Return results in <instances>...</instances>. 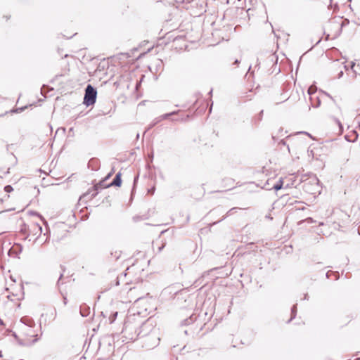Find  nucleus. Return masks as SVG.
<instances>
[{
  "label": "nucleus",
  "instance_id": "nucleus-18",
  "mask_svg": "<svg viewBox=\"0 0 360 360\" xmlns=\"http://www.w3.org/2000/svg\"><path fill=\"white\" fill-rule=\"evenodd\" d=\"M283 179H280L274 186H273V188L275 190V191H278L280 189H281L283 188Z\"/></svg>",
  "mask_w": 360,
  "mask_h": 360
},
{
  "label": "nucleus",
  "instance_id": "nucleus-21",
  "mask_svg": "<svg viewBox=\"0 0 360 360\" xmlns=\"http://www.w3.org/2000/svg\"><path fill=\"white\" fill-rule=\"evenodd\" d=\"M117 314H118V312L115 311V312H112L110 315V316H109V323H112L115 321V319H117Z\"/></svg>",
  "mask_w": 360,
  "mask_h": 360
},
{
  "label": "nucleus",
  "instance_id": "nucleus-58",
  "mask_svg": "<svg viewBox=\"0 0 360 360\" xmlns=\"http://www.w3.org/2000/svg\"><path fill=\"white\" fill-rule=\"evenodd\" d=\"M251 70V65L248 68V72H250Z\"/></svg>",
  "mask_w": 360,
  "mask_h": 360
},
{
  "label": "nucleus",
  "instance_id": "nucleus-39",
  "mask_svg": "<svg viewBox=\"0 0 360 360\" xmlns=\"http://www.w3.org/2000/svg\"><path fill=\"white\" fill-rule=\"evenodd\" d=\"M67 302H68V299L66 297H63V303L64 304H67Z\"/></svg>",
  "mask_w": 360,
  "mask_h": 360
},
{
  "label": "nucleus",
  "instance_id": "nucleus-17",
  "mask_svg": "<svg viewBox=\"0 0 360 360\" xmlns=\"http://www.w3.org/2000/svg\"><path fill=\"white\" fill-rule=\"evenodd\" d=\"M105 181H103V179H101L98 184H95L93 187H92V189L93 190H95V191H97V190H99L100 188H106L105 186L106 185L104 184Z\"/></svg>",
  "mask_w": 360,
  "mask_h": 360
},
{
  "label": "nucleus",
  "instance_id": "nucleus-9",
  "mask_svg": "<svg viewBox=\"0 0 360 360\" xmlns=\"http://www.w3.org/2000/svg\"><path fill=\"white\" fill-rule=\"evenodd\" d=\"M308 94L309 95H311L310 101H311V104L312 107L318 108L321 105V100L319 99V98L318 96H316V98H314L313 96H311V95L313 94V92L311 91V87L309 88Z\"/></svg>",
  "mask_w": 360,
  "mask_h": 360
},
{
  "label": "nucleus",
  "instance_id": "nucleus-16",
  "mask_svg": "<svg viewBox=\"0 0 360 360\" xmlns=\"http://www.w3.org/2000/svg\"><path fill=\"white\" fill-rule=\"evenodd\" d=\"M297 304H294L291 308V317L288 321V323H290L292 319H294L297 315Z\"/></svg>",
  "mask_w": 360,
  "mask_h": 360
},
{
  "label": "nucleus",
  "instance_id": "nucleus-57",
  "mask_svg": "<svg viewBox=\"0 0 360 360\" xmlns=\"http://www.w3.org/2000/svg\"><path fill=\"white\" fill-rule=\"evenodd\" d=\"M139 134L138 133V134H136V139H139Z\"/></svg>",
  "mask_w": 360,
  "mask_h": 360
},
{
  "label": "nucleus",
  "instance_id": "nucleus-54",
  "mask_svg": "<svg viewBox=\"0 0 360 360\" xmlns=\"http://www.w3.org/2000/svg\"><path fill=\"white\" fill-rule=\"evenodd\" d=\"M164 246H161L159 248V251L160 252L163 249Z\"/></svg>",
  "mask_w": 360,
  "mask_h": 360
},
{
  "label": "nucleus",
  "instance_id": "nucleus-34",
  "mask_svg": "<svg viewBox=\"0 0 360 360\" xmlns=\"http://www.w3.org/2000/svg\"><path fill=\"white\" fill-rule=\"evenodd\" d=\"M306 221H307L308 223H313V222H314V219H313L311 217H308V218H307Z\"/></svg>",
  "mask_w": 360,
  "mask_h": 360
},
{
  "label": "nucleus",
  "instance_id": "nucleus-32",
  "mask_svg": "<svg viewBox=\"0 0 360 360\" xmlns=\"http://www.w3.org/2000/svg\"><path fill=\"white\" fill-rule=\"evenodd\" d=\"M141 219H142V218L140 216H134L133 217V221H135V222H137V221H140Z\"/></svg>",
  "mask_w": 360,
  "mask_h": 360
},
{
  "label": "nucleus",
  "instance_id": "nucleus-33",
  "mask_svg": "<svg viewBox=\"0 0 360 360\" xmlns=\"http://www.w3.org/2000/svg\"><path fill=\"white\" fill-rule=\"evenodd\" d=\"M240 63V60L239 59H235L233 63H232V65H238Z\"/></svg>",
  "mask_w": 360,
  "mask_h": 360
},
{
  "label": "nucleus",
  "instance_id": "nucleus-52",
  "mask_svg": "<svg viewBox=\"0 0 360 360\" xmlns=\"http://www.w3.org/2000/svg\"><path fill=\"white\" fill-rule=\"evenodd\" d=\"M208 94H209L210 96H212V89H211V90L210 91V92L208 93Z\"/></svg>",
  "mask_w": 360,
  "mask_h": 360
},
{
  "label": "nucleus",
  "instance_id": "nucleus-41",
  "mask_svg": "<svg viewBox=\"0 0 360 360\" xmlns=\"http://www.w3.org/2000/svg\"><path fill=\"white\" fill-rule=\"evenodd\" d=\"M47 87V86H46L45 84H43L41 89V94H43V92H44V88Z\"/></svg>",
  "mask_w": 360,
  "mask_h": 360
},
{
  "label": "nucleus",
  "instance_id": "nucleus-8",
  "mask_svg": "<svg viewBox=\"0 0 360 360\" xmlns=\"http://www.w3.org/2000/svg\"><path fill=\"white\" fill-rule=\"evenodd\" d=\"M349 20L348 19H345L342 21V22L340 24H339V23L335 24V25L338 28V31L335 34L334 38L339 37L342 32V27L349 25Z\"/></svg>",
  "mask_w": 360,
  "mask_h": 360
},
{
  "label": "nucleus",
  "instance_id": "nucleus-46",
  "mask_svg": "<svg viewBox=\"0 0 360 360\" xmlns=\"http://www.w3.org/2000/svg\"><path fill=\"white\" fill-rule=\"evenodd\" d=\"M212 105H213V102L212 101L210 108V113H211V112H212Z\"/></svg>",
  "mask_w": 360,
  "mask_h": 360
},
{
  "label": "nucleus",
  "instance_id": "nucleus-6",
  "mask_svg": "<svg viewBox=\"0 0 360 360\" xmlns=\"http://www.w3.org/2000/svg\"><path fill=\"white\" fill-rule=\"evenodd\" d=\"M100 161L98 158H92L88 162V168L92 171H98L100 169Z\"/></svg>",
  "mask_w": 360,
  "mask_h": 360
},
{
  "label": "nucleus",
  "instance_id": "nucleus-14",
  "mask_svg": "<svg viewBox=\"0 0 360 360\" xmlns=\"http://www.w3.org/2000/svg\"><path fill=\"white\" fill-rule=\"evenodd\" d=\"M196 319H197L196 316L194 314H193L187 319H185L184 320H183L181 321V325L182 326L191 325L195 321Z\"/></svg>",
  "mask_w": 360,
  "mask_h": 360
},
{
  "label": "nucleus",
  "instance_id": "nucleus-40",
  "mask_svg": "<svg viewBox=\"0 0 360 360\" xmlns=\"http://www.w3.org/2000/svg\"><path fill=\"white\" fill-rule=\"evenodd\" d=\"M323 93L325 95H326L327 96H328L329 98H330L331 99H333V97H332L329 94H328L327 92H326V91H323Z\"/></svg>",
  "mask_w": 360,
  "mask_h": 360
},
{
  "label": "nucleus",
  "instance_id": "nucleus-64",
  "mask_svg": "<svg viewBox=\"0 0 360 360\" xmlns=\"http://www.w3.org/2000/svg\"><path fill=\"white\" fill-rule=\"evenodd\" d=\"M1 356V354H0V357Z\"/></svg>",
  "mask_w": 360,
  "mask_h": 360
},
{
  "label": "nucleus",
  "instance_id": "nucleus-63",
  "mask_svg": "<svg viewBox=\"0 0 360 360\" xmlns=\"http://www.w3.org/2000/svg\"><path fill=\"white\" fill-rule=\"evenodd\" d=\"M355 360H360V358H357V359H356Z\"/></svg>",
  "mask_w": 360,
  "mask_h": 360
},
{
  "label": "nucleus",
  "instance_id": "nucleus-37",
  "mask_svg": "<svg viewBox=\"0 0 360 360\" xmlns=\"http://www.w3.org/2000/svg\"><path fill=\"white\" fill-rule=\"evenodd\" d=\"M149 158H150V161L152 162L153 160V152H152L150 155H148Z\"/></svg>",
  "mask_w": 360,
  "mask_h": 360
},
{
  "label": "nucleus",
  "instance_id": "nucleus-30",
  "mask_svg": "<svg viewBox=\"0 0 360 360\" xmlns=\"http://www.w3.org/2000/svg\"><path fill=\"white\" fill-rule=\"evenodd\" d=\"M25 108L26 107L18 108L15 109L13 112H22L25 110Z\"/></svg>",
  "mask_w": 360,
  "mask_h": 360
},
{
  "label": "nucleus",
  "instance_id": "nucleus-60",
  "mask_svg": "<svg viewBox=\"0 0 360 360\" xmlns=\"http://www.w3.org/2000/svg\"><path fill=\"white\" fill-rule=\"evenodd\" d=\"M101 314L103 316H104V317L105 316V315L104 314V312H102Z\"/></svg>",
  "mask_w": 360,
  "mask_h": 360
},
{
  "label": "nucleus",
  "instance_id": "nucleus-4",
  "mask_svg": "<svg viewBox=\"0 0 360 360\" xmlns=\"http://www.w3.org/2000/svg\"><path fill=\"white\" fill-rule=\"evenodd\" d=\"M22 245L20 243H15L9 250L8 252V256H12L14 257L19 258V255L22 251Z\"/></svg>",
  "mask_w": 360,
  "mask_h": 360
},
{
  "label": "nucleus",
  "instance_id": "nucleus-2",
  "mask_svg": "<svg viewBox=\"0 0 360 360\" xmlns=\"http://www.w3.org/2000/svg\"><path fill=\"white\" fill-rule=\"evenodd\" d=\"M97 89L91 84H87L84 89L83 104L86 106L94 105L96 101Z\"/></svg>",
  "mask_w": 360,
  "mask_h": 360
},
{
  "label": "nucleus",
  "instance_id": "nucleus-35",
  "mask_svg": "<svg viewBox=\"0 0 360 360\" xmlns=\"http://www.w3.org/2000/svg\"><path fill=\"white\" fill-rule=\"evenodd\" d=\"M155 187H152L151 188H150V189L148 190V193H151V194H153V193H154V192H155Z\"/></svg>",
  "mask_w": 360,
  "mask_h": 360
},
{
  "label": "nucleus",
  "instance_id": "nucleus-36",
  "mask_svg": "<svg viewBox=\"0 0 360 360\" xmlns=\"http://www.w3.org/2000/svg\"><path fill=\"white\" fill-rule=\"evenodd\" d=\"M338 126L340 127V131H343L342 124H341V122L340 121H338Z\"/></svg>",
  "mask_w": 360,
  "mask_h": 360
},
{
  "label": "nucleus",
  "instance_id": "nucleus-28",
  "mask_svg": "<svg viewBox=\"0 0 360 360\" xmlns=\"http://www.w3.org/2000/svg\"><path fill=\"white\" fill-rule=\"evenodd\" d=\"M115 170L114 169L112 168L111 169V171L106 175V176L103 179V181H107L108 179H109L111 176L112 175V174L114 173Z\"/></svg>",
  "mask_w": 360,
  "mask_h": 360
},
{
  "label": "nucleus",
  "instance_id": "nucleus-22",
  "mask_svg": "<svg viewBox=\"0 0 360 360\" xmlns=\"http://www.w3.org/2000/svg\"><path fill=\"white\" fill-rule=\"evenodd\" d=\"M92 192V193L91 194V198H94L98 193V190L97 191H95V190H93L92 188L89 191V193H85L84 195V196H86L88 195L89 193H91Z\"/></svg>",
  "mask_w": 360,
  "mask_h": 360
},
{
  "label": "nucleus",
  "instance_id": "nucleus-10",
  "mask_svg": "<svg viewBox=\"0 0 360 360\" xmlns=\"http://www.w3.org/2000/svg\"><path fill=\"white\" fill-rule=\"evenodd\" d=\"M79 313L82 317H86L90 314V307L86 304L83 303L79 307Z\"/></svg>",
  "mask_w": 360,
  "mask_h": 360
},
{
  "label": "nucleus",
  "instance_id": "nucleus-5",
  "mask_svg": "<svg viewBox=\"0 0 360 360\" xmlns=\"http://www.w3.org/2000/svg\"><path fill=\"white\" fill-rule=\"evenodd\" d=\"M122 173L120 172H117L112 181L107 184L105 187V188H110L111 186H115V187H120L122 185Z\"/></svg>",
  "mask_w": 360,
  "mask_h": 360
},
{
  "label": "nucleus",
  "instance_id": "nucleus-26",
  "mask_svg": "<svg viewBox=\"0 0 360 360\" xmlns=\"http://www.w3.org/2000/svg\"><path fill=\"white\" fill-rule=\"evenodd\" d=\"M139 179V175L136 176L134 179V182H133V188H132V191H131V198L132 199L133 198V195H134V190L135 188V186H136V184L137 183V181Z\"/></svg>",
  "mask_w": 360,
  "mask_h": 360
},
{
  "label": "nucleus",
  "instance_id": "nucleus-29",
  "mask_svg": "<svg viewBox=\"0 0 360 360\" xmlns=\"http://www.w3.org/2000/svg\"><path fill=\"white\" fill-rule=\"evenodd\" d=\"M29 214L32 216L41 217L40 214L36 211H30Z\"/></svg>",
  "mask_w": 360,
  "mask_h": 360
},
{
  "label": "nucleus",
  "instance_id": "nucleus-27",
  "mask_svg": "<svg viewBox=\"0 0 360 360\" xmlns=\"http://www.w3.org/2000/svg\"><path fill=\"white\" fill-rule=\"evenodd\" d=\"M4 191L6 193H11L13 191V188L11 185H6L4 186Z\"/></svg>",
  "mask_w": 360,
  "mask_h": 360
},
{
  "label": "nucleus",
  "instance_id": "nucleus-13",
  "mask_svg": "<svg viewBox=\"0 0 360 360\" xmlns=\"http://www.w3.org/2000/svg\"><path fill=\"white\" fill-rule=\"evenodd\" d=\"M351 132L352 134H346L345 139L348 142H355L358 139V134L355 130H352Z\"/></svg>",
  "mask_w": 360,
  "mask_h": 360
},
{
  "label": "nucleus",
  "instance_id": "nucleus-38",
  "mask_svg": "<svg viewBox=\"0 0 360 360\" xmlns=\"http://www.w3.org/2000/svg\"><path fill=\"white\" fill-rule=\"evenodd\" d=\"M343 71H340L339 73H338V78H340L343 76Z\"/></svg>",
  "mask_w": 360,
  "mask_h": 360
},
{
  "label": "nucleus",
  "instance_id": "nucleus-1",
  "mask_svg": "<svg viewBox=\"0 0 360 360\" xmlns=\"http://www.w3.org/2000/svg\"><path fill=\"white\" fill-rule=\"evenodd\" d=\"M122 333L127 339L133 341L143 338L152 339L150 342H146V349H148L155 347L160 340L158 337V330L150 319L143 322L139 328H135L131 325L124 326Z\"/></svg>",
  "mask_w": 360,
  "mask_h": 360
},
{
  "label": "nucleus",
  "instance_id": "nucleus-62",
  "mask_svg": "<svg viewBox=\"0 0 360 360\" xmlns=\"http://www.w3.org/2000/svg\"><path fill=\"white\" fill-rule=\"evenodd\" d=\"M5 211H2V212H0V214H1L2 213H4Z\"/></svg>",
  "mask_w": 360,
  "mask_h": 360
},
{
  "label": "nucleus",
  "instance_id": "nucleus-15",
  "mask_svg": "<svg viewBox=\"0 0 360 360\" xmlns=\"http://www.w3.org/2000/svg\"><path fill=\"white\" fill-rule=\"evenodd\" d=\"M122 255V251L120 250H111L110 252V257H108L109 259H114L115 261H117L120 259V256Z\"/></svg>",
  "mask_w": 360,
  "mask_h": 360
},
{
  "label": "nucleus",
  "instance_id": "nucleus-44",
  "mask_svg": "<svg viewBox=\"0 0 360 360\" xmlns=\"http://www.w3.org/2000/svg\"><path fill=\"white\" fill-rule=\"evenodd\" d=\"M265 217L269 219H270V220H271L273 219L272 217L270 214L266 215Z\"/></svg>",
  "mask_w": 360,
  "mask_h": 360
},
{
  "label": "nucleus",
  "instance_id": "nucleus-59",
  "mask_svg": "<svg viewBox=\"0 0 360 360\" xmlns=\"http://www.w3.org/2000/svg\"><path fill=\"white\" fill-rule=\"evenodd\" d=\"M8 147H9V146H8V145H7V146H6V150H7V151L8 150Z\"/></svg>",
  "mask_w": 360,
  "mask_h": 360
},
{
  "label": "nucleus",
  "instance_id": "nucleus-55",
  "mask_svg": "<svg viewBox=\"0 0 360 360\" xmlns=\"http://www.w3.org/2000/svg\"><path fill=\"white\" fill-rule=\"evenodd\" d=\"M357 181L359 184H360V176H359V178L357 179Z\"/></svg>",
  "mask_w": 360,
  "mask_h": 360
},
{
  "label": "nucleus",
  "instance_id": "nucleus-12",
  "mask_svg": "<svg viewBox=\"0 0 360 360\" xmlns=\"http://www.w3.org/2000/svg\"><path fill=\"white\" fill-rule=\"evenodd\" d=\"M32 336L35 337V338L29 342H25L20 338H18L16 340L18 341V345H20L21 346H30V345L34 344L35 342H37L39 340V338H37L38 335H33Z\"/></svg>",
  "mask_w": 360,
  "mask_h": 360
},
{
  "label": "nucleus",
  "instance_id": "nucleus-25",
  "mask_svg": "<svg viewBox=\"0 0 360 360\" xmlns=\"http://www.w3.org/2000/svg\"><path fill=\"white\" fill-rule=\"evenodd\" d=\"M330 274H334L335 275V280H338L339 278V274L338 272H332L330 271H328L326 274V276L327 278H330Z\"/></svg>",
  "mask_w": 360,
  "mask_h": 360
},
{
  "label": "nucleus",
  "instance_id": "nucleus-49",
  "mask_svg": "<svg viewBox=\"0 0 360 360\" xmlns=\"http://www.w3.org/2000/svg\"><path fill=\"white\" fill-rule=\"evenodd\" d=\"M120 55H124L126 56L127 57H129V55L128 53H121Z\"/></svg>",
  "mask_w": 360,
  "mask_h": 360
},
{
  "label": "nucleus",
  "instance_id": "nucleus-45",
  "mask_svg": "<svg viewBox=\"0 0 360 360\" xmlns=\"http://www.w3.org/2000/svg\"><path fill=\"white\" fill-rule=\"evenodd\" d=\"M34 190L37 189V195H38L39 193V189L37 188L36 186L34 188Z\"/></svg>",
  "mask_w": 360,
  "mask_h": 360
},
{
  "label": "nucleus",
  "instance_id": "nucleus-7",
  "mask_svg": "<svg viewBox=\"0 0 360 360\" xmlns=\"http://www.w3.org/2000/svg\"><path fill=\"white\" fill-rule=\"evenodd\" d=\"M20 322L22 323H23L24 325H25L26 326H28L30 328H33L35 326L34 321L33 320L32 318H31L28 316H22L20 319Z\"/></svg>",
  "mask_w": 360,
  "mask_h": 360
},
{
  "label": "nucleus",
  "instance_id": "nucleus-48",
  "mask_svg": "<svg viewBox=\"0 0 360 360\" xmlns=\"http://www.w3.org/2000/svg\"><path fill=\"white\" fill-rule=\"evenodd\" d=\"M304 300H307L308 299V295L307 294H304Z\"/></svg>",
  "mask_w": 360,
  "mask_h": 360
},
{
  "label": "nucleus",
  "instance_id": "nucleus-3",
  "mask_svg": "<svg viewBox=\"0 0 360 360\" xmlns=\"http://www.w3.org/2000/svg\"><path fill=\"white\" fill-rule=\"evenodd\" d=\"M263 56L265 57L264 63L266 66H269L271 65L276 66L278 63V56L271 51H266L265 53H260V58H257L255 68H259L261 63L260 59H262Z\"/></svg>",
  "mask_w": 360,
  "mask_h": 360
},
{
  "label": "nucleus",
  "instance_id": "nucleus-61",
  "mask_svg": "<svg viewBox=\"0 0 360 360\" xmlns=\"http://www.w3.org/2000/svg\"><path fill=\"white\" fill-rule=\"evenodd\" d=\"M198 281H195L194 282V285H195L197 283Z\"/></svg>",
  "mask_w": 360,
  "mask_h": 360
},
{
  "label": "nucleus",
  "instance_id": "nucleus-53",
  "mask_svg": "<svg viewBox=\"0 0 360 360\" xmlns=\"http://www.w3.org/2000/svg\"><path fill=\"white\" fill-rule=\"evenodd\" d=\"M9 172H10V168H8L7 169V171L5 172V174H9Z\"/></svg>",
  "mask_w": 360,
  "mask_h": 360
},
{
  "label": "nucleus",
  "instance_id": "nucleus-19",
  "mask_svg": "<svg viewBox=\"0 0 360 360\" xmlns=\"http://www.w3.org/2000/svg\"><path fill=\"white\" fill-rule=\"evenodd\" d=\"M237 209H238L237 207H233V208L230 209V210L227 212L226 214V215H225V216H224V217L221 220L218 221L217 222L214 223V224H217L218 222L221 221H222V220H224L226 217H229V216H230V215L233 214L234 212H236V210H237Z\"/></svg>",
  "mask_w": 360,
  "mask_h": 360
},
{
  "label": "nucleus",
  "instance_id": "nucleus-20",
  "mask_svg": "<svg viewBox=\"0 0 360 360\" xmlns=\"http://www.w3.org/2000/svg\"><path fill=\"white\" fill-rule=\"evenodd\" d=\"M127 275V273L124 272V273H122V274H120V276H118L115 280V283L113 284H112V285H115V286H118L120 285V281L122 277H125Z\"/></svg>",
  "mask_w": 360,
  "mask_h": 360
},
{
  "label": "nucleus",
  "instance_id": "nucleus-42",
  "mask_svg": "<svg viewBox=\"0 0 360 360\" xmlns=\"http://www.w3.org/2000/svg\"><path fill=\"white\" fill-rule=\"evenodd\" d=\"M63 276V274H60V277H59V278H58V282H57V284H58V285H59L60 280L62 278Z\"/></svg>",
  "mask_w": 360,
  "mask_h": 360
},
{
  "label": "nucleus",
  "instance_id": "nucleus-43",
  "mask_svg": "<svg viewBox=\"0 0 360 360\" xmlns=\"http://www.w3.org/2000/svg\"><path fill=\"white\" fill-rule=\"evenodd\" d=\"M37 225L38 226L39 230L40 231V233H41L42 232V227L39 224H38Z\"/></svg>",
  "mask_w": 360,
  "mask_h": 360
},
{
  "label": "nucleus",
  "instance_id": "nucleus-24",
  "mask_svg": "<svg viewBox=\"0 0 360 360\" xmlns=\"http://www.w3.org/2000/svg\"><path fill=\"white\" fill-rule=\"evenodd\" d=\"M156 69L157 70H163V62L162 60L158 59L156 63Z\"/></svg>",
  "mask_w": 360,
  "mask_h": 360
},
{
  "label": "nucleus",
  "instance_id": "nucleus-56",
  "mask_svg": "<svg viewBox=\"0 0 360 360\" xmlns=\"http://www.w3.org/2000/svg\"><path fill=\"white\" fill-rule=\"evenodd\" d=\"M329 39V34H328L326 35V39Z\"/></svg>",
  "mask_w": 360,
  "mask_h": 360
},
{
  "label": "nucleus",
  "instance_id": "nucleus-11",
  "mask_svg": "<svg viewBox=\"0 0 360 360\" xmlns=\"http://www.w3.org/2000/svg\"><path fill=\"white\" fill-rule=\"evenodd\" d=\"M179 112H180V110H174V111H172L171 112L165 113V114L161 115L160 117H159L158 118V120H157L156 122H155L153 124H151L150 127L155 126L156 124V123H158V122H160V121H161L162 120H166V119L169 118L172 115H177Z\"/></svg>",
  "mask_w": 360,
  "mask_h": 360
},
{
  "label": "nucleus",
  "instance_id": "nucleus-23",
  "mask_svg": "<svg viewBox=\"0 0 360 360\" xmlns=\"http://www.w3.org/2000/svg\"><path fill=\"white\" fill-rule=\"evenodd\" d=\"M263 113H264V110H262L255 117L253 122L257 124V122H260L262 120V116H263Z\"/></svg>",
  "mask_w": 360,
  "mask_h": 360
},
{
  "label": "nucleus",
  "instance_id": "nucleus-31",
  "mask_svg": "<svg viewBox=\"0 0 360 360\" xmlns=\"http://www.w3.org/2000/svg\"><path fill=\"white\" fill-rule=\"evenodd\" d=\"M144 338V341H143V347H145L146 348V342H150L152 341V339H147L146 338Z\"/></svg>",
  "mask_w": 360,
  "mask_h": 360
},
{
  "label": "nucleus",
  "instance_id": "nucleus-51",
  "mask_svg": "<svg viewBox=\"0 0 360 360\" xmlns=\"http://www.w3.org/2000/svg\"><path fill=\"white\" fill-rule=\"evenodd\" d=\"M355 65V63L354 62H352L351 63V66H352V68H353Z\"/></svg>",
  "mask_w": 360,
  "mask_h": 360
},
{
  "label": "nucleus",
  "instance_id": "nucleus-50",
  "mask_svg": "<svg viewBox=\"0 0 360 360\" xmlns=\"http://www.w3.org/2000/svg\"><path fill=\"white\" fill-rule=\"evenodd\" d=\"M300 133L307 134L308 136H309L311 137V135H310L309 133H307V132H305V131H301Z\"/></svg>",
  "mask_w": 360,
  "mask_h": 360
},
{
  "label": "nucleus",
  "instance_id": "nucleus-47",
  "mask_svg": "<svg viewBox=\"0 0 360 360\" xmlns=\"http://www.w3.org/2000/svg\"><path fill=\"white\" fill-rule=\"evenodd\" d=\"M13 337L17 340L18 338V336L16 335V333H13Z\"/></svg>",
  "mask_w": 360,
  "mask_h": 360
}]
</instances>
